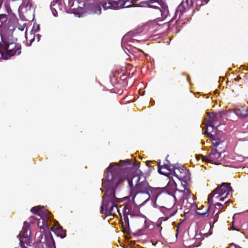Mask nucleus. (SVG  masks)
I'll list each match as a JSON object with an SVG mask.
<instances>
[{
  "instance_id": "nucleus-1",
  "label": "nucleus",
  "mask_w": 248,
  "mask_h": 248,
  "mask_svg": "<svg viewBox=\"0 0 248 248\" xmlns=\"http://www.w3.org/2000/svg\"><path fill=\"white\" fill-rule=\"evenodd\" d=\"M124 162L125 164L122 165V168L117 163H114L116 165L113 168L119 167L122 179L124 178L127 180L130 193L129 196L125 197L124 199L132 198V200H135L138 194H146L148 195V198L140 204V206H142L150 200L151 194L160 188H154L150 186L146 181V176H143V180H141L143 174L140 170H139L140 163L132 164L129 159H126Z\"/></svg>"
},
{
  "instance_id": "nucleus-2",
  "label": "nucleus",
  "mask_w": 248,
  "mask_h": 248,
  "mask_svg": "<svg viewBox=\"0 0 248 248\" xmlns=\"http://www.w3.org/2000/svg\"><path fill=\"white\" fill-rule=\"evenodd\" d=\"M115 165L116 164L114 163L109 164L102 179V186L106 191L102 200L101 212L106 216H113L115 210L119 212L116 203L123 202V199L118 198L115 195L116 189L122 181V176L119 167L113 168Z\"/></svg>"
},
{
  "instance_id": "nucleus-3",
  "label": "nucleus",
  "mask_w": 248,
  "mask_h": 248,
  "mask_svg": "<svg viewBox=\"0 0 248 248\" xmlns=\"http://www.w3.org/2000/svg\"><path fill=\"white\" fill-rule=\"evenodd\" d=\"M40 218L32 217L33 220L30 221L31 224H36L40 229V232H37L35 240L31 244L30 242L25 246L21 240V248H56L54 240L50 232V229L44 216L39 215Z\"/></svg>"
},
{
  "instance_id": "nucleus-4",
  "label": "nucleus",
  "mask_w": 248,
  "mask_h": 248,
  "mask_svg": "<svg viewBox=\"0 0 248 248\" xmlns=\"http://www.w3.org/2000/svg\"><path fill=\"white\" fill-rule=\"evenodd\" d=\"M220 124L219 123L217 126H212L210 124L206 125V135L208 138L212 140L213 146L215 147L226 146L225 144V135L222 131L218 129V127Z\"/></svg>"
},
{
  "instance_id": "nucleus-5",
  "label": "nucleus",
  "mask_w": 248,
  "mask_h": 248,
  "mask_svg": "<svg viewBox=\"0 0 248 248\" xmlns=\"http://www.w3.org/2000/svg\"><path fill=\"white\" fill-rule=\"evenodd\" d=\"M0 52L2 54V59L8 60L11 57L15 55L16 53L18 55L21 53V46L18 44L7 43L3 41L0 42Z\"/></svg>"
},
{
  "instance_id": "nucleus-6",
  "label": "nucleus",
  "mask_w": 248,
  "mask_h": 248,
  "mask_svg": "<svg viewBox=\"0 0 248 248\" xmlns=\"http://www.w3.org/2000/svg\"><path fill=\"white\" fill-rule=\"evenodd\" d=\"M123 201L128 200V202H125L124 203V207L123 210H125V212L131 217H138L145 218L144 223L146 227H148L147 225V218L145 215L141 214L140 210V205H138L135 203L134 200H132V198L129 199H123Z\"/></svg>"
},
{
  "instance_id": "nucleus-7",
  "label": "nucleus",
  "mask_w": 248,
  "mask_h": 248,
  "mask_svg": "<svg viewBox=\"0 0 248 248\" xmlns=\"http://www.w3.org/2000/svg\"><path fill=\"white\" fill-rule=\"evenodd\" d=\"M139 6L159 9L162 17L164 19H165L169 14V10L167 5L164 2H159L158 0H143L139 3Z\"/></svg>"
},
{
  "instance_id": "nucleus-8",
  "label": "nucleus",
  "mask_w": 248,
  "mask_h": 248,
  "mask_svg": "<svg viewBox=\"0 0 248 248\" xmlns=\"http://www.w3.org/2000/svg\"><path fill=\"white\" fill-rule=\"evenodd\" d=\"M139 33V32L137 31H130L127 33L122 38V47L125 51L126 53L128 52L131 53L132 51H134L133 49H136V48L133 47L131 45L127 44L125 46V43L126 42L134 43L135 41L137 42H144V40H138L135 39H132V37H135Z\"/></svg>"
},
{
  "instance_id": "nucleus-9",
  "label": "nucleus",
  "mask_w": 248,
  "mask_h": 248,
  "mask_svg": "<svg viewBox=\"0 0 248 248\" xmlns=\"http://www.w3.org/2000/svg\"><path fill=\"white\" fill-rule=\"evenodd\" d=\"M225 146L223 147L219 146L218 147H214L212 148L210 153L209 154L210 161L215 165H218L221 164L218 160L221 155V154L225 152Z\"/></svg>"
},
{
  "instance_id": "nucleus-10",
  "label": "nucleus",
  "mask_w": 248,
  "mask_h": 248,
  "mask_svg": "<svg viewBox=\"0 0 248 248\" xmlns=\"http://www.w3.org/2000/svg\"><path fill=\"white\" fill-rule=\"evenodd\" d=\"M193 1L192 0H186L185 1H182L180 5L177 7L175 15L170 21L176 19L177 17H178V19H179L183 13L185 12L186 10H188L190 6H192L193 5Z\"/></svg>"
},
{
  "instance_id": "nucleus-11",
  "label": "nucleus",
  "mask_w": 248,
  "mask_h": 248,
  "mask_svg": "<svg viewBox=\"0 0 248 248\" xmlns=\"http://www.w3.org/2000/svg\"><path fill=\"white\" fill-rule=\"evenodd\" d=\"M207 114L208 116V119L205 124V126L206 127V125L208 124H210L212 126H215V125L217 126L219 124H218L219 120L225 115V112L222 111L218 113L214 112H207Z\"/></svg>"
},
{
  "instance_id": "nucleus-12",
  "label": "nucleus",
  "mask_w": 248,
  "mask_h": 248,
  "mask_svg": "<svg viewBox=\"0 0 248 248\" xmlns=\"http://www.w3.org/2000/svg\"><path fill=\"white\" fill-rule=\"evenodd\" d=\"M222 196L220 194H218L217 192H215L214 190L209 195L208 197V207L206 209L205 213H200L202 216L207 217L209 215V212L212 205H214V203L216 201H218L220 197ZM200 214V213H199Z\"/></svg>"
},
{
  "instance_id": "nucleus-13",
  "label": "nucleus",
  "mask_w": 248,
  "mask_h": 248,
  "mask_svg": "<svg viewBox=\"0 0 248 248\" xmlns=\"http://www.w3.org/2000/svg\"><path fill=\"white\" fill-rule=\"evenodd\" d=\"M29 227V224L27 223L26 221L24 222V226L22 228L21 231L20 232L18 237H19L20 242L21 241H23V244L25 246H27V244H29L30 242L29 240V236L30 235L31 232H29V234H28V228ZM30 243L31 244L33 243L31 242H30ZM20 245L21 246V243H20Z\"/></svg>"
},
{
  "instance_id": "nucleus-14",
  "label": "nucleus",
  "mask_w": 248,
  "mask_h": 248,
  "mask_svg": "<svg viewBox=\"0 0 248 248\" xmlns=\"http://www.w3.org/2000/svg\"><path fill=\"white\" fill-rule=\"evenodd\" d=\"M214 190L215 192H217L218 194H220L222 196L225 194L228 196L232 191L231 184L224 182L217 186Z\"/></svg>"
},
{
  "instance_id": "nucleus-15",
  "label": "nucleus",
  "mask_w": 248,
  "mask_h": 248,
  "mask_svg": "<svg viewBox=\"0 0 248 248\" xmlns=\"http://www.w3.org/2000/svg\"><path fill=\"white\" fill-rule=\"evenodd\" d=\"M158 172L159 174L165 175L170 179V182L168 183L167 186V188H169L170 187L171 190H174L176 188V184L172 178V176H175V174L173 173L172 171L167 173L162 171L160 164V163H159L158 165Z\"/></svg>"
},
{
  "instance_id": "nucleus-16",
  "label": "nucleus",
  "mask_w": 248,
  "mask_h": 248,
  "mask_svg": "<svg viewBox=\"0 0 248 248\" xmlns=\"http://www.w3.org/2000/svg\"><path fill=\"white\" fill-rule=\"evenodd\" d=\"M31 212L33 214H35L40 215H43L44 217L49 219H51L52 218V215L50 212L45 210L44 206H36L33 207L31 209Z\"/></svg>"
},
{
  "instance_id": "nucleus-17",
  "label": "nucleus",
  "mask_w": 248,
  "mask_h": 248,
  "mask_svg": "<svg viewBox=\"0 0 248 248\" xmlns=\"http://www.w3.org/2000/svg\"><path fill=\"white\" fill-rule=\"evenodd\" d=\"M7 20L6 15H0V42L2 41V32L6 27Z\"/></svg>"
},
{
  "instance_id": "nucleus-18",
  "label": "nucleus",
  "mask_w": 248,
  "mask_h": 248,
  "mask_svg": "<svg viewBox=\"0 0 248 248\" xmlns=\"http://www.w3.org/2000/svg\"><path fill=\"white\" fill-rule=\"evenodd\" d=\"M233 112L239 118L243 119L248 116V108L242 107L241 108H235Z\"/></svg>"
},
{
  "instance_id": "nucleus-19",
  "label": "nucleus",
  "mask_w": 248,
  "mask_h": 248,
  "mask_svg": "<svg viewBox=\"0 0 248 248\" xmlns=\"http://www.w3.org/2000/svg\"><path fill=\"white\" fill-rule=\"evenodd\" d=\"M130 0H118V1H113V9L116 10L119 8H124L128 7L129 5H126V3Z\"/></svg>"
},
{
  "instance_id": "nucleus-20",
  "label": "nucleus",
  "mask_w": 248,
  "mask_h": 248,
  "mask_svg": "<svg viewBox=\"0 0 248 248\" xmlns=\"http://www.w3.org/2000/svg\"><path fill=\"white\" fill-rule=\"evenodd\" d=\"M51 230L54 232L57 236L62 238H64L66 236V231L63 230L61 226H59L55 230L53 228H51Z\"/></svg>"
},
{
  "instance_id": "nucleus-21",
  "label": "nucleus",
  "mask_w": 248,
  "mask_h": 248,
  "mask_svg": "<svg viewBox=\"0 0 248 248\" xmlns=\"http://www.w3.org/2000/svg\"><path fill=\"white\" fill-rule=\"evenodd\" d=\"M173 190H175V193H176V191H178L180 193H182L183 196L181 198V200L184 201L185 200H187L188 196L190 195V191L187 189L186 188V189L182 190H179L176 187L175 189H174Z\"/></svg>"
},
{
  "instance_id": "nucleus-22",
  "label": "nucleus",
  "mask_w": 248,
  "mask_h": 248,
  "mask_svg": "<svg viewBox=\"0 0 248 248\" xmlns=\"http://www.w3.org/2000/svg\"><path fill=\"white\" fill-rule=\"evenodd\" d=\"M166 161L167 162V163L164 164L163 165L161 166L160 165L161 170L162 168H165L168 170L169 171L171 172L172 171V164H171L170 161L166 158Z\"/></svg>"
},
{
  "instance_id": "nucleus-23",
  "label": "nucleus",
  "mask_w": 248,
  "mask_h": 248,
  "mask_svg": "<svg viewBox=\"0 0 248 248\" xmlns=\"http://www.w3.org/2000/svg\"><path fill=\"white\" fill-rule=\"evenodd\" d=\"M123 214H124V221L125 222V224L126 226V228L128 230H130V226H129V218L128 217V216L129 215L127 214V212H125V210H123Z\"/></svg>"
},
{
  "instance_id": "nucleus-24",
  "label": "nucleus",
  "mask_w": 248,
  "mask_h": 248,
  "mask_svg": "<svg viewBox=\"0 0 248 248\" xmlns=\"http://www.w3.org/2000/svg\"><path fill=\"white\" fill-rule=\"evenodd\" d=\"M113 1H111L110 0H108V2H105L103 3L102 7L105 10H107L108 8L113 9Z\"/></svg>"
},
{
  "instance_id": "nucleus-25",
  "label": "nucleus",
  "mask_w": 248,
  "mask_h": 248,
  "mask_svg": "<svg viewBox=\"0 0 248 248\" xmlns=\"http://www.w3.org/2000/svg\"><path fill=\"white\" fill-rule=\"evenodd\" d=\"M58 7L59 5H54L52 4H50V9L52 12L53 16L55 17H57L58 16V13L56 9Z\"/></svg>"
},
{
  "instance_id": "nucleus-26",
  "label": "nucleus",
  "mask_w": 248,
  "mask_h": 248,
  "mask_svg": "<svg viewBox=\"0 0 248 248\" xmlns=\"http://www.w3.org/2000/svg\"><path fill=\"white\" fill-rule=\"evenodd\" d=\"M184 175L179 177L180 178L183 179V181L185 183V182H187L190 178V174L188 170H187L186 172L184 173Z\"/></svg>"
},
{
  "instance_id": "nucleus-27",
  "label": "nucleus",
  "mask_w": 248,
  "mask_h": 248,
  "mask_svg": "<svg viewBox=\"0 0 248 248\" xmlns=\"http://www.w3.org/2000/svg\"><path fill=\"white\" fill-rule=\"evenodd\" d=\"M180 167H181L180 165L178 163L176 164H172V172L175 174V176L176 177H178V175L176 173L175 170H179V171H181Z\"/></svg>"
},
{
  "instance_id": "nucleus-28",
  "label": "nucleus",
  "mask_w": 248,
  "mask_h": 248,
  "mask_svg": "<svg viewBox=\"0 0 248 248\" xmlns=\"http://www.w3.org/2000/svg\"><path fill=\"white\" fill-rule=\"evenodd\" d=\"M23 4L25 6L27 10H31V8H32L33 10H35V8L32 7V3L30 0H29L26 4L24 3Z\"/></svg>"
},
{
  "instance_id": "nucleus-29",
  "label": "nucleus",
  "mask_w": 248,
  "mask_h": 248,
  "mask_svg": "<svg viewBox=\"0 0 248 248\" xmlns=\"http://www.w3.org/2000/svg\"><path fill=\"white\" fill-rule=\"evenodd\" d=\"M93 12L94 14L100 15L101 13V7L100 5L95 6L93 8Z\"/></svg>"
},
{
  "instance_id": "nucleus-30",
  "label": "nucleus",
  "mask_w": 248,
  "mask_h": 248,
  "mask_svg": "<svg viewBox=\"0 0 248 248\" xmlns=\"http://www.w3.org/2000/svg\"><path fill=\"white\" fill-rule=\"evenodd\" d=\"M214 206L216 209H218V211H219V213L220 212V210L223 208V205L218 202H216L215 203H214V205H212V206Z\"/></svg>"
},
{
  "instance_id": "nucleus-31",
  "label": "nucleus",
  "mask_w": 248,
  "mask_h": 248,
  "mask_svg": "<svg viewBox=\"0 0 248 248\" xmlns=\"http://www.w3.org/2000/svg\"><path fill=\"white\" fill-rule=\"evenodd\" d=\"M40 30L39 25H33L32 29L31 30V34L34 35V34L38 31Z\"/></svg>"
},
{
  "instance_id": "nucleus-32",
  "label": "nucleus",
  "mask_w": 248,
  "mask_h": 248,
  "mask_svg": "<svg viewBox=\"0 0 248 248\" xmlns=\"http://www.w3.org/2000/svg\"><path fill=\"white\" fill-rule=\"evenodd\" d=\"M198 156H201V159L202 160V161H205L206 162H211L209 155L204 156L201 155H199Z\"/></svg>"
},
{
  "instance_id": "nucleus-33",
  "label": "nucleus",
  "mask_w": 248,
  "mask_h": 248,
  "mask_svg": "<svg viewBox=\"0 0 248 248\" xmlns=\"http://www.w3.org/2000/svg\"><path fill=\"white\" fill-rule=\"evenodd\" d=\"M219 213V211H218L216 213L215 210L213 211V214H215V216L214 217V219L213 221V223L214 224L215 222H216L218 219V214Z\"/></svg>"
},
{
  "instance_id": "nucleus-34",
  "label": "nucleus",
  "mask_w": 248,
  "mask_h": 248,
  "mask_svg": "<svg viewBox=\"0 0 248 248\" xmlns=\"http://www.w3.org/2000/svg\"><path fill=\"white\" fill-rule=\"evenodd\" d=\"M177 178L181 181L182 186L184 187V188L185 189L187 188V187H186L187 182H185V183H184L183 181V179L180 178L178 176V177H177Z\"/></svg>"
},
{
  "instance_id": "nucleus-35",
  "label": "nucleus",
  "mask_w": 248,
  "mask_h": 248,
  "mask_svg": "<svg viewBox=\"0 0 248 248\" xmlns=\"http://www.w3.org/2000/svg\"><path fill=\"white\" fill-rule=\"evenodd\" d=\"M162 28L164 29L165 30H167L169 29L170 27V23L169 22H166L162 24Z\"/></svg>"
},
{
  "instance_id": "nucleus-36",
  "label": "nucleus",
  "mask_w": 248,
  "mask_h": 248,
  "mask_svg": "<svg viewBox=\"0 0 248 248\" xmlns=\"http://www.w3.org/2000/svg\"><path fill=\"white\" fill-rule=\"evenodd\" d=\"M232 247H233L234 248H242L240 247H239L238 245H236L234 243H231L227 248H232Z\"/></svg>"
},
{
  "instance_id": "nucleus-37",
  "label": "nucleus",
  "mask_w": 248,
  "mask_h": 248,
  "mask_svg": "<svg viewBox=\"0 0 248 248\" xmlns=\"http://www.w3.org/2000/svg\"><path fill=\"white\" fill-rule=\"evenodd\" d=\"M162 218H163V217H160L158 219V220L156 222V226L157 227H160L161 223L162 222Z\"/></svg>"
},
{
  "instance_id": "nucleus-38",
  "label": "nucleus",
  "mask_w": 248,
  "mask_h": 248,
  "mask_svg": "<svg viewBox=\"0 0 248 248\" xmlns=\"http://www.w3.org/2000/svg\"><path fill=\"white\" fill-rule=\"evenodd\" d=\"M158 208L159 209L160 211L163 213H165V212L167 211V208L164 206H159Z\"/></svg>"
},
{
  "instance_id": "nucleus-39",
  "label": "nucleus",
  "mask_w": 248,
  "mask_h": 248,
  "mask_svg": "<svg viewBox=\"0 0 248 248\" xmlns=\"http://www.w3.org/2000/svg\"><path fill=\"white\" fill-rule=\"evenodd\" d=\"M157 196L156 197L155 199V200L153 202V206L155 208H158L159 206H158L156 204V199H157Z\"/></svg>"
},
{
  "instance_id": "nucleus-40",
  "label": "nucleus",
  "mask_w": 248,
  "mask_h": 248,
  "mask_svg": "<svg viewBox=\"0 0 248 248\" xmlns=\"http://www.w3.org/2000/svg\"><path fill=\"white\" fill-rule=\"evenodd\" d=\"M60 2V0H53L50 4H54V5H59V2Z\"/></svg>"
},
{
  "instance_id": "nucleus-41",
  "label": "nucleus",
  "mask_w": 248,
  "mask_h": 248,
  "mask_svg": "<svg viewBox=\"0 0 248 248\" xmlns=\"http://www.w3.org/2000/svg\"><path fill=\"white\" fill-rule=\"evenodd\" d=\"M180 170L181 171H180V172L181 173H184L187 170L183 167H180Z\"/></svg>"
},
{
  "instance_id": "nucleus-42",
  "label": "nucleus",
  "mask_w": 248,
  "mask_h": 248,
  "mask_svg": "<svg viewBox=\"0 0 248 248\" xmlns=\"http://www.w3.org/2000/svg\"><path fill=\"white\" fill-rule=\"evenodd\" d=\"M227 196H226V195H225V196H224V197H222L221 196L220 197V198L219 199V201L220 202H223L224 201L225 199H226L227 198Z\"/></svg>"
},
{
  "instance_id": "nucleus-43",
  "label": "nucleus",
  "mask_w": 248,
  "mask_h": 248,
  "mask_svg": "<svg viewBox=\"0 0 248 248\" xmlns=\"http://www.w3.org/2000/svg\"><path fill=\"white\" fill-rule=\"evenodd\" d=\"M73 0H68V5L69 6L72 7L73 6Z\"/></svg>"
},
{
  "instance_id": "nucleus-44",
  "label": "nucleus",
  "mask_w": 248,
  "mask_h": 248,
  "mask_svg": "<svg viewBox=\"0 0 248 248\" xmlns=\"http://www.w3.org/2000/svg\"><path fill=\"white\" fill-rule=\"evenodd\" d=\"M123 229L124 230V231L125 232H129V230H128L127 228H126V224H125V225H123Z\"/></svg>"
},
{
  "instance_id": "nucleus-45",
  "label": "nucleus",
  "mask_w": 248,
  "mask_h": 248,
  "mask_svg": "<svg viewBox=\"0 0 248 248\" xmlns=\"http://www.w3.org/2000/svg\"><path fill=\"white\" fill-rule=\"evenodd\" d=\"M41 35L39 34H38L36 35V39L37 40V42H39L40 40Z\"/></svg>"
},
{
  "instance_id": "nucleus-46",
  "label": "nucleus",
  "mask_w": 248,
  "mask_h": 248,
  "mask_svg": "<svg viewBox=\"0 0 248 248\" xmlns=\"http://www.w3.org/2000/svg\"><path fill=\"white\" fill-rule=\"evenodd\" d=\"M209 0H201L202 4H203V2L204 4H207Z\"/></svg>"
},
{
  "instance_id": "nucleus-47",
  "label": "nucleus",
  "mask_w": 248,
  "mask_h": 248,
  "mask_svg": "<svg viewBox=\"0 0 248 248\" xmlns=\"http://www.w3.org/2000/svg\"><path fill=\"white\" fill-rule=\"evenodd\" d=\"M232 229L233 230H238V229L234 226L233 222L232 223Z\"/></svg>"
},
{
  "instance_id": "nucleus-48",
  "label": "nucleus",
  "mask_w": 248,
  "mask_h": 248,
  "mask_svg": "<svg viewBox=\"0 0 248 248\" xmlns=\"http://www.w3.org/2000/svg\"><path fill=\"white\" fill-rule=\"evenodd\" d=\"M34 38H35V36L34 35L33 36V38H32L31 40H30V44L28 45L29 46H31V43L34 41Z\"/></svg>"
},
{
  "instance_id": "nucleus-49",
  "label": "nucleus",
  "mask_w": 248,
  "mask_h": 248,
  "mask_svg": "<svg viewBox=\"0 0 248 248\" xmlns=\"http://www.w3.org/2000/svg\"><path fill=\"white\" fill-rule=\"evenodd\" d=\"M149 163H150L149 162H147V165L148 166V167L149 168V171H151V166L150 165Z\"/></svg>"
},
{
  "instance_id": "nucleus-50",
  "label": "nucleus",
  "mask_w": 248,
  "mask_h": 248,
  "mask_svg": "<svg viewBox=\"0 0 248 248\" xmlns=\"http://www.w3.org/2000/svg\"><path fill=\"white\" fill-rule=\"evenodd\" d=\"M172 197H173V198H174V201H175V202H176V201H177V199H176V197L175 195L174 194H173V195H172Z\"/></svg>"
},
{
  "instance_id": "nucleus-51",
  "label": "nucleus",
  "mask_w": 248,
  "mask_h": 248,
  "mask_svg": "<svg viewBox=\"0 0 248 248\" xmlns=\"http://www.w3.org/2000/svg\"><path fill=\"white\" fill-rule=\"evenodd\" d=\"M241 79V77L238 76L236 78L234 79L235 80H239Z\"/></svg>"
},
{
  "instance_id": "nucleus-52",
  "label": "nucleus",
  "mask_w": 248,
  "mask_h": 248,
  "mask_svg": "<svg viewBox=\"0 0 248 248\" xmlns=\"http://www.w3.org/2000/svg\"><path fill=\"white\" fill-rule=\"evenodd\" d=\"M200 155H196V158L197 159H200V158H201V156H198Z\"/></svg>"
},
{
  "instance_id": "nucleus-53",
  "label": "nucleus",
  "mask_w": 248,
  "mask_h": 248,
  "mask_svg": "<svg viewBox=\"0 0 248 248\" xmlns=\"http://www.w3.org/2000/svg\"><path fill=\"white\" fill-rule=\"evenodd\" d=\"M187 242H188V241H184V243H185L184 244V246H186V244H187Z\"/></svg>"
},
{
  "instance_id": "nucleus-54",
  "label": "nucleus",
  "mask_w": 248,
  "mask_h": 248,
  "mask_svg": "<svg viewBox=\"0 0 248 248\" xmlns=\"http://www.w3.org/2000/svg\"><path fill=\"white\" fill-rule=\"evenodd\" d=\"M150 103H151V104L152 105H153L154 104V103H155V101H150Z\"/></svg>"
},
{
  "instance_id": "nucleus-55",
  "label": "nucleus",
  "mask_w": 248,
  "mask_h": 248,
  "mask_svg": "<svg viewBox=\"0 0 248 248\" xmlns=\"http://www.w3.org/2000/svg\"><path fill=\"white\" fill-rule=\"evenodd\" d=\"M230 200L229 199H227V200L225 202V204H226L227 202H229L230 201Z\"/></svg>"
},
{
  "instance_id": "nucleus-56",
  "label": "nucleus",
  "mask_w": 248,
  "mask_h": 248,
  "mask_svg": "<svg viewBox=\"0 0 248 248\" xmlns=\"http://www.w3.org/2000/svg\"><path fill=\"white\" fill-rule=\"evenodd\" d=\"M199 213H203V212H202V211H200V212H197V213L198 214H199V215H201L200 214H199Z\"/></svg>"
},
{
  "instance_id": "nucleus-57",
  "label": "nucleus",
  "mask_w": 248,
  "mask_h": 248,
  "mask_svg": "<svg viewBox=\"0 0 248 248\" xmlns=\"http://www.w3.org/2000/svg\"><path fill=\"white\" fill-rule=\"evenodd\" d=\"M214 93L215 94L217 93V90H216V91H214Z\"/></svg>"
},
{
  "instance_id": "nucleus-58",
  "label": "nucleus",
  "mask_w": 248,
  "mask_h": 248,
  "mask_svg": "<svg viewBox=\"0 0 248 248\" xmlns=\"http://www.w3.org/2000/svg\"><path fill=\"white\" fill-rule=\"evenodd\" d=\"M168 219V217L165 218L164 220H167Z\"/></svg>"
},
{
  "instance_id": "nucleus-59",
  "label": "nucleus",
  "mask_w": 248,
  "mask_h": 248,
  "mask_svg": "<svg viewBox=\"0 0 248 248\" xmlns=\"http://www.w3.org/2000/svg\"><path fill=\"white\" fill-rule=\"evenodd\" d=\"M159 2H163L162 0H158Z\"/></svg>"
}]
</instances>
